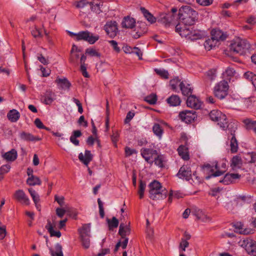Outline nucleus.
<instances>
[{"instance_id":"nucleus-16","label":"nucleus","mask_w":256,"mask_h":256,"mask_svg":"<svg viewBox=\"0 0 256 256\" xmlns=\"http://www.w3.org/2000/svg\"><path fill=\"white\" fill-rule=\"evenodd\" d=\"M176 175L180 178L189 180L192 176L190 168L188 166L184 165L180 168Z\"/></svg>"},{"instance_id":"nucleus-35","label":"nucleus","mask_w":256,"mask_h":256,"mask_svg":"<svg viewBox=\"0 0 256 256\" xmlns=\"http://www.w3.org/2000/svg\"><path fill=\"white\" fill-rule=\"evenodd\" d=\"M236 71L233 68H227L225 71L223 72L222 75L224 78H226V81H230L231 78L234 76Z\"/></svg>"},{"instance_id":"nucleus-58","label":"nucleus","mask_w":256,"mask_h":256,"mask_svg":"<svg viewBox=\"0 0 256 256\" xmlns=\"http://www.w3.org/2000/svg\"><path fill=\"white\" fill-rule=\"evenodd\" d=\"M98 208H99L100 214L102 218H104V208H103L102 202L100 198H98Z\"/></svg>"},{"instance_id":"nucleus-30","label":"nucleus","mask_w":256,"mask_h":256,"mask_svg":"<svg viewBox=\"0 0 256 256\" xmlns=\"http://www.w3.org/2000/svg\"><path fill=\"white\" fill-rule=\"evenodd\" d=\"M54 226L50 222L48 221L46 225V228L48 230L51 236H56L57 238H60L61 236V233L59 230H54Z\"/></svg>"},{"instance_id":"nucleus-31","label":"nucleus","mask_w":256,"mask_h":256,"mask_svg":"<svg viewBox=\"0 0 256 256\" xmlns=\"http://www.w3.org/2000/svg\"><path fill=\"white\" fill-rule=\"evenodd\" d=\"M186 239L182 238L178 246V250L180 253H183L184 252L186 251V248L189 246V242L188 240L190 238V235L186 234Z\"/></svg>"},{"instance_id":"nucleus-15","label":"nucleus","mask_w":256,"mask_h":256,"mask_svg":"<svg viewBox=\"0 0 256 256\" xmlns=\"http://www.w3.org/2000/svg\"><path fill=\"white\" fill-rule=\"evenodd\" d=\"M14 198L23 204L29 205L30 204V199L22 190H16L14 194Z\"/></svg>"},{"instance_id":"nucleus-7","label":"nucleus","mask_w":256,"mask_h":256,"mask_svg":"<svg viewBox=\"0 0 256 256\" xmlns=\"http://www.w3.org/2000/svg\"><path fill=\"white\" fill-rule=\"evenodd\" d=\"M99 36L94 34L88 31H81L78 33L77 37L74 40L77 41L84 40L90 44H94L98 39Z\"/></svg>"},{"instance_id":"nucleus-2","label":"nucleus","mask_w":256,"mask_h":256,"mask_svg":"<svg viewBox=\"0 0 256 256\" xmlns=\"http://www.w3.org/2000/svg\"><path fill=\"white\" fill-rule=\"evenodd\" d=\"M150 197L152 200H161L166 198L168 191L163 188L158 181L154 180L149 184Z\"/></svg>"},{"instance_id":"nucleus-52","label":"nucleus","mask_w":256,"mask_h":256,"mask_svg":"<svg viewBox=\"0 0 256 256\" xmlns=\"http://www.w3.org/2000/svg\"><path fill=\"white\" fill-rule=\"evenodd\" d=\"M90 2L86 0H80L76 2V6L78 8H83L86 6L90 5Z\"/></svg>"},{"instance_id":"nucleus-25","label":"nucleus","mask_w":256,"mask_h":256,"mask_svg":"<svg viewBox=\"0 0 256 256\" xmlns=\"http://www.w3.org/2000/svg\"><path fill=\"white\" fill-rule=\"evenodd\" d=\"M80 52V49L76 45H73L70 50V61L71 63L75 64L77 60L80 56L79 52Z\"/></svg>"},{"instance_id":"nucleus-41","label":"nucleus","mask_w":256,"mask_h":256,"mask_svg":"<svg viewBox=\"0 0 256 256\" xmlns=\"http://www.w3.org/2000/svg\"><path fill=\"white\" fill-rule=\"evenodd\" d=\"M82 245L84 248L87 249L90 246V236H80Z\"/></svg>"},{"instance_id":"nucleus-36","label":"nucleus","mask_w":256,"mask_h":256,"mask_svg":"<svg viewBox=\"0 0 256 256\" xmlns=\"http://www.w3.org/2000/svg\"><path fill=\"white\" fill-rule=\"evenodd\" d=\"M140 10L146 18L151 24L156 22V18L144 8H141Z\"/></svg>"},{"instance_id":"nucleus-44","label":"nucleus","mask_w":256,"mask_h":256,"mask_svg":"<svg viewBox=\"0 0 256 256\" xmlns=\"http://www.w3.org/2000/svg\"><path fill=\"white\" fill-rule=\"evenodd\" d=\"M146 102L150 104H155L157 100V96L154 94H150L146 96L144 98Z\"/></svg>"},{"instance_id":"nucleus-48","label":"nucleus","mask_w":256,"mask_h":256,"mask_svg":"<svg viewBox=\"0 0 256 256\" xmlns=\"http://www.w3.org/2000/svg\"><path fill=\"white\" fill-rule=\"evenodd\" d=\"M31 34L34 38H41L42 36L40 30L36 26L32 28L31 30Z\"/></svg>"},{"instance_id":"nucleus-18","label":"nucleus","mask_w":256,"mask_h":256,"mask_svg":"<svg viewBox=\"0 0 256 256\" xmlns=\"http://www.w3.org/2000/svg\"><path fill=\"white\" fill-rule=\"evenodd\" d=\"M236 232L242 234H250L254 232V228H244V224L241 222H237L234 224Z\"/></svg>"},{"instance_id":"nucleus-20","label":"nucleus","mask_w":256,"mask_h":256,"mask_svg":"<svg viewBox=\"0 0 256 256\" xmlns=\"http://www.w3.org/2000/svg\"><path fill=\"white\" fill-rule=\"evenodd\" d=\"M2 158L8 162H14L18 157V152L16 150L12 148L8 152H4L2 155Z\"/></svg>"},{"instance_id":"nucleus-33","label":"nucleus","mask_w":256,"mask_h":256,"mask_svg":"<svg viewBox=\"0 0 256 256\" xmlns=\"http://www.w3.org/2000/svg\"><path fill=\"white\" fill-rule=\"evenodd\" d=\"M179 155L184 160H188L189 159V154L188 148L184 146H180L178 148Z\"/></svg>"},{"instance_id":"nucleus-45","label":"nucleus","mask_w":256,"mask_h":256,"mask_svg":"<svg viewBox=\"0 0 256 256\" xmlns=\"http://www.w3.org/2000/svg\"><path fill=\"white\" fill-rule=\"evenodd\" d=\"M86 54H88L90 56L100 57V54L96 49L94 48H87L86 50Z\"/></svg>"},{"instance_id":"nucleus-46","label":"nucleus","mask_w":256,"mask_h":256,"mask_svg":"<svg viewBox=\"0 0 256 256\" xmlns=\"http://www.w3.org/2000/svg\"><path fill=\"white\" fill-rule=\"evenodd\" d=\"M20 138L24 140L32 141L33 139V135L30 133L22 132L20 134Z\"/></svg>"},{"instance_id":"nucleus-50","label":"nucleus","mask_w":256,"mask_h":256,"mask_svg":"<svg viewBox=\"0 0 256 256\" xmlns=\"http://www.w3.org/2000/svg\"><path fill=\"white\" fill-rule=\"evenodd\" d=\"M200 175L208 179V164L204 165L200 168Z\"/></svg>"},{"instance_id":"nucleus-5","label":"nucleus","mask_w":256,"mask_h":256,"mask_svg":"<svg viewBox=\"0 0 256 256\" xmlns=\"http://www.w3.org/2000/svg\"><path fill=\"white\" fill-rule=\"evenodd\" d=\"M229 85L228 82L222 80L216 83L214 88V94L220 100L224 98L228 94Z\"/></svg>"},{"instance_id":"nucleus-37","label":"nucleus","mask_w":256,"mask_h":256,"mask_svg":"<svg viewBox=\"0 0 256 256\" xmlns=\"http://www.w3.org/2000/svg\"><path fill=\"white\" fill-rule=\"evenodd\" d=\"M244 77L252 82L254 87L256 90V75L252 72H246L244 74Z\"/></svg>"},{"instance_id":"nucleus-49","label":"nucleus","mask_w":256,"mask_h":256,"mask_svg":"<svg viewBox=\"0 0 256 256\" xmlns=\"http://www.w3.org/2000/svg\"><path fill=\"white\" fill-rule=\"evenodd\" d=\"M108 222L110 230L117 228L118 225V220L115 217H113L111 220H108Z\"/></svg>"},{"instance_id":"nucleus-26","label":"nucleus","mask_w":256,"mask_h":256,"mask_svg":"<svg viewBox=\"0 0 256 256\" xmlns=\"http://www.w3.org/2000/svg\"><path fill=\"white\" fill-rule=\"evenodd\" d=\"M90 6L91 10L96 12V14H100L102 12V6H103V2L100 0H96L90 4Z\"/></svg>"},{"instance_id":"nucleus-21","label":"nucleus","mask_w":256,"mask_h":256,"mask_svg":"<svg viewBox=\"0 0 256 256\" xmlns=\"http://www.w3.org/2000/svg\"><path fill=\"white\" fill-rule=\"evenodd\" d=\"M78 158L84 165L88 166L90 162L92 160V155L90 150H86L84 154L82 152L79 154Z\"/></svg>"},{"instance_id":"nucleus-1","label":"nucleus","mask_w":256,"mask_h":256,"mask_svg":"<svg viewBox=\"0 0 256 256\" xmlns=\"http://www.w3.org/2000/svg\"><path fill=\"white\" fill-rule=\"evenodd\" d=\"M196 12L190 6H182L178 12L180 23L176 26V31L182 36L192 41L202 39L206 36V32L194 30L189 26L194 24Z\"/></svg>"},{"instance_id":"nucleus-54","label":"nucleus","mask_w":256,"mask_h":256,"mask_svg":"<svg viewBox=\"0 0 256 256\" xmlns=\"http://www.w3.org/2000/svg\"><path fill=\"white\" fill-rule=\"evenodd\" d=\"M10 169V166L8 164H4L0 168V174H4L8 172Z\"/></svg>"},{"instance_id":"nucleus-22","label":"nucleus","mask_w":256,"mask_h":256,"mask_svg":"<svg viewBox=\"0 0 256 256\" xmlns=\"http://www.w3.org/2000/svg\"><path fill=\"white\" fill-rule=\"evenodd\" d=\"M56 82L58 84V86L60 89L62 90H69L71 84L66 78H57Z\"/></svg>"},{"instance_id":"nucleus-39","label":"nucleus","mask_w":256,"mask_h":256,"mask_svg":"<svg viewBox=\"0 0 256 256\" xmlns=\"http://www.w3.org/2000/svg\"><path fill=\"white\" fill-rule=\"evenodd\" d=\"M26 183L30 186L40 185L41 181L38 176H32L28 178Z\"/></svg>"},{"instance_id":"nucleus-40","label":"nucleus","mask_w":256,"mask_h":256,"mask_svg":"<svg viewBox=\"0 0 256 256\" xmlns=\"http://www.w3.org/2000/svg\"><path fill=\"white\" fill-rule=\"evenodd\" d=\"M230 152L232 153H236L238 150V142L234 136H232L230 141Z\"/></svg>"},{"instance_id":"nucleus-12","label":"nucleus","mask_w":256,"mask_h":256,"mask_svg":"<svg viewBox=\"0 0 256 256\" xmlns=\"http://www.w3.org/2000/svg\"><path fill=\"white\" fill-rule=\"evenodd\" d=\"M140 152L145 160L150 164L154 162V158L157 156L156 150L152 148H142Z\"/></svg>"},{"instance_id":"nucleus-19","label":"nucleus","mask_w":256,"mask_h":256,"mask_svg":"<svg viewBox=\"0 0 256 256\" xmlns=\"http://www.w3.org/2000/svg\"><path fill=\"white\" fill-rule=\"evenodd\" d=\"M55 94L52 91H47L46 94L42 96L41 101L46 104H50L56 99Z\"/></svg>"},{"instance_id":"nucleus-23","label":"nucleus","mask_w":256,"mask_h":256,"mask_svg":"<svg viewBox=\"0 0 256 256\" xmlns=\"http://www.w3.org/2000/svg\"><path fill=\"white\" fill-rule=\"evenodd\" d=\"M180 86L182 92L184 96H188L192 94V88L187 81L184 80L180 84Z\"/></svg>"},{"instance_id":"nucleus-34","label":"nucleus","mask_w":256,"mask_h":256,"mask_svg":"<svg viewBox=\"0 0 256 256\" xmlns=\"http://www.w3.org/2000/svg\"><path fill=\"white\" fill-rule=\"evenodd\" d=\"M154 164L160 168H162L164 166L166 162V158L163 155H158L154 158Z\"/></svg>"},{"instance_id":"nucleus-6","label":"nucleus","mask_w":256,"mask_h":256,"mask_svg":"<svg viewBox=\"0 0 256 256\" xmlns=\"http://www.w3.org/2000/svg\"><path fill=\"white\" fill-rule=\"evenodd\" d=\"M209 117L212 121L218 122V124L223 130L228 127V120L226 116L220 111L217 110H212L209 113Z\"/></svg>"},{"instance_id":"nucleus-57","label":"nucleus","mask_w":256,"mask_h":256,"mask_svg":"<svg viewBox=\"0 0 256 256\" xmlns=\"http://www.w3.org/2000/svg\"><path fill=\"white\" fill-rule=\"evenodd\" d=\"M118 137L119 134L118 132H114L112 134L111 136L112 140L116 146V142L118 141Z\"/></svg>"},{"instance_id":"nucleus-55","label":"nucleus","mask_w":256,"mask_h":256,"mask_svg":"<svg viewBox=\"0 0 256 256\" xmlns=\"http://www.w3.org/2000/svg\"><path fill=\"white\" fill-rule=\"evenodd\" d=\"M179 82L178 79V78H174L170 82V84L172 88L174 90H176L177 86Z\"/></svg>"},{"instance_id":"nucleus-60","label":"nucleus","mask_w":256,"mask_h":256,"mask_svg":"<svg viewBox=\"0 0 256 256\" xmlns=\"http://www.w3.org/2000/svg\"><path fill=\"white\" fill-rule=\"evenodd\" d=\"M196 216L198 217V218L199 219L202 218H203L206 216L205 212L201 209L198 210L196 211Z\"/></svg>"},{"instance_id":"nucleus-9","label":"nucleus","mask_w":256,"mask_h":256,"mask_svg":"<svg viewBox=\"0 0 256 256\" xmlns=\"http://www.w3.org/2000/svg\"><path fill=\"white\" fill-rule=\"evenodd\" d=\"M211 40L209 39V43L212 41L214 43V44H209V50L214 48L216 44L220 40H224L226 38V36L223 34L222 31L220 30L214 29L211 32Z\"/></svg>"},{"instance_id":"nucleus-17","label":"nucleus","mask_w":256,"mask_h":256,"mask_svg":"<svg viewBox=\"0 0 256 256\" xmlns=\"http://www.w3.org/2000/svg\"><path fill=\"white\" fill-rule=\"evenodd\" d=\"M243 161L240 154L233 156L230 161V166L233 170L241 168Z\"/></svg>"},{"instance_id":"nucleus-32","label":"nucleus","mask_w":256,"mask_h":256,"mask_svg":"<svg viewBox=\"0 0 256 256\" xmlns=\"http://www.w3.org/2000/svg\"><path fill=\"white\" fill-rule=\"evenodd\" d=\"M80 236H90V224H84L78 229Z\"/></svg>"},{"instance_id":"nucleus-3","label":"nucleus","mask_w":256,"mask_h":256,"mask_svg":"<svg viewBox=\"0 0 256 256\" xmlns=\"http://www.w3.org/2000/svg\"><path fill=\"white\" fill-rule=\"evenodd\" d=\"M250 48V45L246 40L238 38L232 40L230 44V50L240 55H244L249 52Z\"/></svg>"},{"instance_id":"nucleus-4","label":"nucleus","mask_w":256,"mask_h":256,"mask_svg":"<svg viewBox=\"0 0 256 256\" xmlns=\"http://www.w3.org/2000/svg\"><path fill=\"white\" fill-rule=\"evenodd\" d=\"M227 164L226 160L214 161L209 164V178L222 176L226 171Z\"/></svg>"},{"instance_id":"nucleus-8","label":"nucleus","mask_w":256,"mask_h":256,"mask_svg":"<svg viewBox=\"0 0 256 256\" xmlns=\"http://www.w3.org/2000/svg\"><path fill=\"white\" fill-rule=\"evenodd\" d=\"M240 246L245 248L247 252L252 256H256V242L251 239L241 240L239 242Z\"/></svg>"},{"instance_id":"nucleus-47","label":"nucleus","mask_w":256,"mask_h":256,"mask_svg":"<svg viewBox=\"0 0 256 256\" xmlns=\"http://www.w3.org/2000/svg\"><path fill=\"white\" fill-rule=\"evenodd\" d=\"M146 188V184L142 181H140L139 190L138 191V194L140 198H142L144 197V192Z\"/></svg>"},{"instance_id":"nucleus-63","label":"nucleus","mask_w":256,"mask_h":256,"mask_svg":"<svg viewBox=\"0 0 256 256\" xmlns=\"http://www.w3.org/2000/svg\"><path fill=\"white\" fill-rule=\"evenodd\" d=\"M132 53H134L136 54L138 56L140 60L142 59V50L138 48H137V47L134 48Z\"/></svg>"},{"instance_id":"nucleus-10","label":"nucleus","mask_w":256,"mask_h":256,"mask_svg":"<svg viewBox=\"0 0 256 256\" xmlns=\"http://www.w3.org/2000/svg\"><path fill=\"white\" fill-rule=\"evenodd\" d=\"M178 116L182 121L189 124L194 120L197 117V114L194 110H184L180 112Z\"/></svg>"},{"instance_id":"nucleus-29","label":"nucleus","mask_w":256,"mask_h":256,"mask_svg":"<svg viewBox=\"0 0 256 256\" xmlns=\"http://www.w3.org/2000/svg\"><path fill=\"white\" fill-rule=\"evenodd\" d=\"M168 104L172 106H176L180 105L181 100L177 95H172L166 99Z\"/></svg>"},{"instance_id":"nucleus-53","label":"nucleus","mask_w":256,"mask_h":256,"mask_svg":"<svg viewBox=\"0 0 256 256\" xmlns=\"http://www.w3.org/2000/svg\"><path fill=\"white\" fill-rule=\"evenodd\" d=\"M154 70L157 74L160 76L164 78H168V73L167 71L162 69H155Z\"/></svg>"},{"instance_id":"nucleus-13","label":"nucleus","mask_w":256,"mask_h":256,"mask_svg":"<svg viewBox=\"0 0 256 256\" xmlns=\"http://www.w3.org/2000/svg\"><path fill=\"white\" fill-rule=\"evenodd\" d=\"M186 104L188 107L198 110L202 108V102L194 95H190L187 98Z\"/></svg>"},{"instance_id":"nucleus-43","label":"nucleus","mask_w":256,"mask_h":256,"mask_svg":"<svg viewBox=\"0 0 256 256\" xmlns=\"http://www.w3.org/2000/svg\"><path fill=\"white\" fill-rule=\"evenodd\" d=\"M152 130L154 133L160 138L163 134V130L160 124H156L152 126Z\"/></svg>"},{"instance_id":"nucleus-64","label":"nucleus","mask_w":256,"mask_h":256,"mask_svg":"<svg viewBox=\"0 0 256 256\" xmlns=\"http://www.w3.org/2000/svg\"><path fill=\"white\" fill-rule=\"evenodd\" d=\"M66 212V210L62 208H57L56 209V214L60 218H62Z\"/></svg>"},{"instance_id":"nucleus-38","label":"nucleus","mask_w":256,"mask_h":256,"mask_svg":"<svg viewBox=\"0 0 256 256\" xmlns=\"http://www.w3.org/2000/svg\"><path fill=\"white\" fill-rule=\"evenodd\" d=\"M244 123L246 126L247 129L252 130L256 134V121H252L248 118L244 120Z\"/></svg>"},{"instance_id":"nucleus-28","label":"nucleus","mask_w":256,"mask_h":256,"mask_svg":"<svg viewBox=\"0 0 256 256\" xmlns=\"http://www.w3.org/2000/svg\"><path fill=\"white\" fill-rule=\"evenodd\" d=\"M135 24L134 19L129 16L124 18L122 23V26L126 28H132L135 26Z\"/></svg>"},{"instance_id":"nucleus-59","label":"nucleus","mask_w":256,"mask_h":256,"mask_svg":"<svg viewBox=\"0 0 256 256\" xmlns=\"http://www.w3.org/2000/svg\"><path fill=\"white\" fill-rule=\"evenodd\" d=\"M136 151L134 149L130 148L128 147L125 148V154L126 156H129L134 154H136Z\"/></svg>"},{"instance_id":"nucleus-14","label":"nucleus","mask_w":256,"mask_h":256,"mask_svg":"<svg viewBox=\"0 0 256 256\" xmlns=\"http://www.w3.org/2000/svg\"><path fill=\"white\" fill-rule=\"evenodd\" d=\"M241 178V175L238 174L227 173L224 175V178L220 180V182L226 185H228L234 183L236 180H238Z\"/></svg>"},{"instance_id":"nucleus-27","label":"nucleus","mask_w":256,"mask_h":256,"mask_svg":"<svg viewBox=\"0 0 256 256\" xmlns=\"http://www.w3.org/2000/svg\"><path fill=\"white\" fill-rule=\"evenodd\" d=\"M7 118L12 122H16L20 118V114L16 109L10 110L7 114Z\"/></svg>"},{"instance_id":"nucleus-62","label":"nucleus","mask_w":256,"mask_h":256,"mask_svg":"<svg viewBox=\"0 0 256 256\" xmlns=\"http://www.w3.org/2000/svg\"><path fill=\"white\" fill-rule=\"evenodd\" d=\"M38 60L42 64L46 65L48 64V59L45 58L42 54L38 56Z\"/></svg>"},{"instance_id":"nucleus-51","label":"nucleus","mask_w":256,"mask_h":256,"mask_svg":"<svg viewBox=\"0 0 256 256\" xmlns=\"http://www.w3.org/2000/svg\"><path fill=\"white\" fill-rule=\"evenodd\" d=\"M158 21L161 22L165 25H167L170 22V20L169 18L168 15L164 14L160 16Z\"/></svg>"},{"instance_id":"nucleus-56","label":"nucleus","mask_w":256,"mask_h":256,"mask_svg":"<svg viewBox=\"0 0 256 256\" xmlns=\"http://www.w3.org/2000/svg\"><path fill=\"white\" fill-rule=\"evenodd\" d=\"M54 200L56 201L60 206H63L64 204V196H58V195H55Z\"/></svg>"},{"instance_id":"nucleus-42","label":"nucleus","mask_w":256,"mask_h":256,"mask_svg":"<svg viewBox=\"0 0 256 256\" xmlns=\"http://www.w3.org/2000/svg\"><path fill=\"white\" fill-rule=\"evenodd\" d=\"M56 251L54 252L50 249V252L52 256H64L62 252V247L59 244H57L55 246Z\"/></svg>"},{"instance_id":"nucleus-24","label":"nucleus","mask_w":256,"mask_h":256,"mask_svg":"<svg viewBox=\"0 0 256 256\" xmlns=\"http://www.w3.org/2000/svg\"><path fill=\"white\" fill-rule=\"evenodd\" d=\"M118 233L122 238H127L130 233V222L128 224L122 223L119 227Z\"/></svg>"},{"instance_id":"nucleus-11","label":"nucleus","mask_w":256,"mask_h":256,"mask_svg":"<svg viewBox=\"0 0 256 256\" xmlns=\"http://www.w3.org/2000/svg\"><path fill=\"white\" fill-rule=\"evenodd\" d=\"M104 29L110 37L114 38L118 32V24L115 21L108 22L104 25Z\"/></svg>"},{"instance_id":"nucleus-61","label":"nucleus","mask_w":256,"mask_h":256,"mask_svg":"<svg viewBox=\"0 0 256 256\" xmlns=\"http://www.w3.org/2000/svg\"><path fill=\"white\" fill-rule=\"evenodd\" d=\"M109 43L111 44V46H112L114 50L117 52H119L120 51V48L118 46V43L116 41L114 40H110Z\"/></svg>"}]
</instances>
